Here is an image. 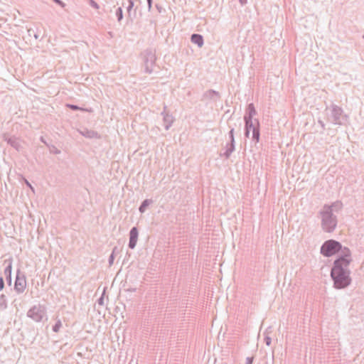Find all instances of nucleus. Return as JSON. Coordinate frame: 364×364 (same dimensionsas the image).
Here are the masks:
<instances>
[{
    "instance_id": "obj_2",
    "label": "nucleus",
    "mask_w": 364,
    "mask_h": 364,
    "mask_svg": "<svg viewBox=\"0 0 364 364\" xmlns=\"http://www.w3.org/2000/svg\"><path fill=\"white\" fill-rule=\"evenodd\" d=\"M341 206L342 203L340 201H336L331 205H324L318 212L321 218V226L324 232L331 233L336 230L338 220L333 210L334 208H341Z\"/></svg>"
},
{
    "instance_id": "obj_43",
    "label": "nucleus",
    "mask_w": 364,
    "mask_h": 364,
    "mask_svg": "<svg viewBox=\"0 0 364 364\" xmlns=\"http://www.w3.org/2000/svg\"><path fill=\"white\" fill-rule=\"evenodd\" d=\"M363 38L364 39V34L363 35Z\"/></svg>"
},
{
    "instance_id": "obj_4",
    "label": "nucleus",
    "mask_w": 364,
    "mask_h": 364,
    "mask_svg": "<svg viewBox=\"0 0 364 364\" xmlns=\"http://www.w3.org/2000/svg\"><path fill=\"white\" fill-rule=\"evenodd\" d=\"M326 111H329L327 120L335 125H345L348 122V117L344 114L343 109L334 104L326 108Z\"/></svg>"
},
{
    "instance_id": "obj_5",
    "label": "nucleus",
    "mask_w": 364,
    "mask_h": 364,
    "mask_svg": "<svg viewBox=\"0 0 364 364\" xmlns=\"http://www.w3.org/2000/svg\"><path fill=\"white\" fill-rule=\"evenodd\" d=\"M142 56L145 73L149 74L152 73L156 60V51L152 48H147L143 52Z\"/></svg>"
},
{
    "instance_id": "obj_7",
    "label": "nucleus",
    "mask_w": 364,
    "mask_h": 364,
    "mask_svg": "<svg viewBox=\"0 0 364 364\" xmlns=\"http://www.w3.org/2000/svg\"><path fill=\"white\" fill-rule=\"evenodd\" d=\"M245 129L252 131V140L255 143L259 141L260 139V124L257 119H244Z\"/></svg>"
},
{
    "instance_id": "obj_41",
    "label": "nucleus",
    "mask_w": 364,
    "mask_h": 364,
    "mask_svg": "<svg viewBox=\"0 0 364 364\" xmlns=\"http://www.w3.org/2000/svg\"><path fill=\"white\" fill-rule=\"evenodd\" d=\"M34 37L36 39H38V34H34Z\"/></svg>"
},
{
    "instance_id": "obj_32",
    "label": "nucleus",
    "mask_w": 364,
    "mask_h": 364,
    "mask_svg": "<svg viewBox=\"0 0 364 364\" xmlns=\"http://www.w3.org/2000/svg\"><path fill=\"white\" fill-rule=\"evenodd\" d=\"M25 183L33 191V193L35 192L34 188L26 179H25Z\"/></svg>"
},
{
    "instance_id": "obj_34",
    "label": "nucleus",
    "mask_w": 364,
    "mask_h": 364,
    "mask_svg": "<svg viewBox=\"0 0 364 364\" xmlns=\"http://www.w3.org/2000/svg\"><path fill=\"white\" fill-rule=\"evenodd\" d=\"M318 123L321 125L323 131H324L326 129V126H325L324 122L321 119H318Z\"/></svg>"
},
{
    "instance_id": "obj_17",
    "label": "nucleus",
    "mask_w": 364,
    "mask_h": 364,
    "mask_svg": "<svg viewBox=\"0 0 364 364\" xmlns=\"http://www.w3.org/2000/svg\"><path fill=\"white\" fill-rule=\"evenodd\" d=\"M12 262H13V259L12 258H9V259H7L4 260V263L6 266V267L4 269V273H11V272H12Z\"/></svg>"
},
{
    "instance_id": "obj_42",
    "label": "nucleus",
    "mask_w": 364,
    "mask_h": 364,
    "mask_svg": "<svg viewBox=\"0 0 364 364\" xmlns=\"http://www.w3.org/2000/svg\"><path fill=\"white\" fill-rule=\"evenodd\" d=\"M147 3H153V0H146Z\"/></svg>"
},
{
    "instance_id": "obj_18",
    "label": "nucleus",
    "mask_w": 364,
    "mask_h": 364,
    "mask_svg": "<svg viewBox=\"0 0 364 364\" xmlns=\"http://www.w3.org/2000/svg\"><path fill=\"white\" fill-rule=\"evenodd\" d=\"M7 298L5 294L0 295V310H5L7 308Z\"/></svg>"
},
{
    "instance_id": "obj_26",
    "label": "nucleus",
    "mask_w": 364,
    "mask_h": 364,
    "mask_svg": "<svg viewBox=\"0 0 364 364\" xmlns=\"http://www.w3.org/2000/svg\"><path fill=\"white\" fill-rule=\"evenodd\" d=\"M115 249H116V247H114V249L113 250L112 254L109 257L108 262H109V266L112 265L113 263H114V250H115Z\"/></svg>"
},
{
    "instance_id": "obj_13",
    "label": "nucleus",
    "mask_w": 364,
    "mask_h": 364,
    "mask_svg": "<svg viewBox=\"0 0 364 364\" xmlns=\"http://www.w3.org/2000/svg\"><path fill=\"white\" fill-rule=\"evenodd\" d=\"M163 115L164 125L166 130H168L173 122V118L172 115L165 113V111L161 112Z\"/></svg>"
},
{
    "instance_id": "obj_3",
    "label": "nucleus",
    "mask_w": 364,
    "mask_h": 364,
    "mask_svg": "<svg viewBox=\"0 0 364 364\" xmlns=\"http://www.w3.org/2000/svg\"><path fill=\"white\" fill-rule=\"evenodd\" d=\"M345 249L349 248L347 247H343L342 244L337 240L330 239L322 244L320 252L323 256L330 257L338 252H340L339 255H342Z\"/></svg>"
},
{
    "instance_id": "obj_33",
    "label": "nucleus",
    "mask_w": 364,
    "mask_h": 364,
    "mask_svg": "<svg viewBox=\"0 0 364 364\" xmlns=\"http://www.w3.org/2000/svg\"><path fill=\"white\" fill-rule=\"evenodd\" d=\"M254 358L253 357H247L246 358L245 364H252Z\"/></svg>"
},
{
    "instance_id": "obj_22",
    "label": "nucleus",
    "mask_w": 364,
    "mask_h": 364,
    "mask_svg": "<svg viewBox=\"0 0 364 364\" xmlns=\"http://www.w3.org/2000/svg\"><path fill=\"white\" fill-rule=\"evenodd\" d=\"M66 107L70 108L72 110L77 111V110H81V111H85L86 109L82 107H78L76 105L73 104H67Z\"/></svg>"
},
{
    "instance_id": "obj_28",
    "label": "nucleus",
    "mask_w": 364,
    "mask_h": 364,
    "mask_svg": "<svg viewBox=\"0 0 364 364\" xmlns=\"http://www.w3.org/2000/svg\"><path fill=\"white\" fill-rule=\"evenodd\" d=\"M264 341L265 344L268 346H270L272 343V338L268 335H265Z\"/></svg>"
},
{
    "instance_id": "obj_29",
    "label": "nucleus",
    "mask_w": 364,
    "mask_h": 364,
    "mask_svg": "<svg viewBox=\"0 0 364 364\" xmlns=\"http://www.w3.org/2000/svg\"><path fill=\"white\" fill-rule=\"evenodd\" d=\"M104 294H105V291L103 292L102 296L97 299V304L100 306L104 305Z\"/></svg>"
},
{
    "instance_id": "obj_10",
    "label": "nucleus",
    "mask_w": 364,
    "mask_h": 364,
    "mask_svg": "<svg viewBox=\"0 0 364 364\" xmlns=\"http://www.w3.org/2000/svg\"><path fill=\"white\" fill-rule=\"evenodd\" d=\"M139 231L136 227H133L129 231V241L128 246L130 249L135 248L138 240Z\"/></svg>"
},
{
    "instance_id": "obj_39",
    "label": "nucleus",
    "mask_w": 364,
    "mask_h": 364,
    "mask_svg": "<svg viewBox=\"0 0 364 364\" xmlns=\"http://www.w3.org/2000/svg\"><path fill=\"white\" fill-rule=\"evenodd\" d=\"M148 5V11H150L152 8V3H147Z\"/></svg>"
},
{
    "instance_id": "obj_24",
    "label": "nucleus",
    "mask_w": 364,
    "mask_h": 364,
    "mask_svg": "<svg viewBox=\"0 0 364 364\" xmlns=\"http://www.w3.org/2000/svg\"><path fill=\"white\" fill-rule=\"evenodd\" d=\"M234 132H235V129L234 128H231L230 132H229V133H228V135H229V138H230V141L231 143H235V144Z\"/></svg>"
},
{
    "instance_id": "obj_8",
    "label": "nucleus",
    "mask_w": 364,
    "mask_h": 364,
    "mask_svg": "<svg viewBox=\"0 0 364 364\" xmlns=\"http://www.w3.org/2000/svg\"><path fill=\"white\" fill-rule=\"evenodd\" d=\"M26 285L25 274L18 269L14 282V290L18 294H22L25 291Z\"/></svg>"
},
{
    "instance_id": "obj_11",
    "label": "nucleus",
    "mask_w": 364,
    "mask_h": 364,
    "mask_svg": "<svg viewBox=\"0 0 364 364\" xmlns=\"http://www.w3.org/2000/svg\"><path fill=\"white\" fill-rule=\"evenodd\" d=\"M203 97L204 99H208L216 102L218 99L220 98V95L218 91L214 90H208L204 92Z\"/></svg>"
},
{
    "instance_id": "obj_15",
    "label": "nucleus",
    "mask_w": 364,
    "mask_h": 364,
    "mask_svg": "<svg viewBox=\"0 0 364 364\" xmlns=\"http://www.w3.org/2000/svg\"><path fill=\"white\" fill-rule=\"evenodd\" d=\"M235 144L231 143L230 141L229 143H228L226 144L225 151L223 154H220V156H225V159H229L230 155L232 154V153L235 151Z\"/></svg>"
},
{
    "instance_id": "obj_1",
    "label": "nucleus",
    "mask_w": 364,
    "mask_h": 364,
    "mask_svg": "<svg viewBox=\"0 0 364 364\" xmlns=\"http://www.w3.org/2000/svg\"><path fill=\"white\" fill-rule=\"evenodd\" d=\"M352 262L350 249H345L342 255H338L334 260L331 269L330 275L333 281V287L336 289L347 288L352 282L349 265Z\"/></svg>"
},
{
    "instance_id": "obj_14",
    "label": "nucleus",
    "mask_w": 364,
    "mask_h": 364,
    "mask_svg": "<svg viewBox=\"0 0 364 364\" xmlns=\"http://www.w3.org/2000/svg\"><path fill=\"white\" fill-rule=\"evenodd\" d=\"M191 41L193 43L196 44L199 48L202 47L204 43L203 36L198 33L192 34Z\"/></svg>"
},
{
    "instance_id": "obj_35",
    "label": "nucleus",
    "mask_w": 364,
    "mask_h": 364,
    "mask_svg": "<svg viewBox=\"0 0 364 364\" xmlns=\"http://www.w3.org/2000/svg\"><path fill=\"white\" fill-rule=\"evenodd\" d=\"M244 134H245V136L246 138H250V130H248V129H245V133H244Z\"/></svg>"
},
{
    "instance_id": "obj_16",
    "label": "nucleus",
    "mask_w": 364,
    "mask_h": 364,
    "mask_svg": "<svg viewBox=\"0 0 364 364\" xmlns=\"http://www.w3.org/2000/svg\"><path fill=\"white\" fill-rule=\"evenodd\" d=\"M152 203H153V200L151 199L144 200L139 208V211L141 213H144L146 211L148 206L149 205H151Z\"/></svg>"
},
{
    "instance_id": "obj_31",
    "label": "nucleus",
    "mask_w": 364,
    "mask_h": 364,
    "mask_svg": "<svg viewBox=\"0 0 364 364\" xmlns=\"http://www.w3.org/2000/svg\"><path fill=\"white\" fill-rule=\"evenodd\" d=\"M4 280L2 277H0V291H2L4 288Z\"/></svg>"
},
{
    "instance_id": "obj_20",
    "label": "nucleus",
    "mask_w": 364,
    "mask_h": 364,
    "mask_svg": "<svg viewBox=\"0 0 364 364\" xmlns=\"http://www.w3.org/2000/svg\"><path fill=\"white\" fill-rule=\"evenodd\" d=\"M116 17L117 21L120 22L123 18V11L122 7H118L115 12Z\"/></svg>"
},
{
    "instance_id": "obj_25",
    "label": "nucleus",
    "mask_w": 364,
    "mask_h": 364,
    "mask_svg": "<svg viewBox=\"0 0 364 364\" xmlns=\"http://www.w3.org/2000/svg\"><path fill=\"white\" fill-rule=\"evenodd\" d=\"M48 147L50 153L54 154H59L60 153V151L53 145L49 146Z\"/></svg>"
},
{
    "instance_id": "obj_30",
    "label": "nucleus",
    "mask_w": 364,
    "mask_h": 364,
    "mask_svg": "<svg viewBox=\"0 0 364 364\" xmlns=\"http://www.w3.org/2000/svg\"><path fill=\"white\" fill-rule=\"evenodd\" d=\"M90 5L95 9H99L98 4L95 2L94 0H90Z\"/></svg>"
},
{
    "instance_id": "obj_40",
    "label": "nucleus",
    "mask_w": 364,
    "mask_h": 364,
    "mask_svg": "<svg viewBox=\"0 0 364 364\" xmlns=\"http://www.w3.org/2000/svg\"><path fill=\"white\" fill-rule=\"evenodd\" d=\"M41 141L44 143L47 146H49V145L46 143V141L44 140L43 137H41Z\"/></svg>"
},
{
    "instance_id": "obj_38",
    "label": "nucleus",
    "mask_w": 364,
    "mask_h": 364,
    "mask_svg": "<svg viewBox=\"0 0 364 364\" xmlns=\"http://www.w3.org/2000/svg\"><path fill=\"white\" fill-rule=\"evenodd\" d=\"M238 1H239L240 4L242 6L245 5L247 2V0H238Z\"/></svg>"
},
{
    "instance_id": "obj_36",
    "label": "nucleus",
    "mask_w": 364,
    "mask_h": 364,
    "mask_svg": "<svg viewBox=\"0 0 364 364\" xmlns=\"http://www.w3.org/2000/svg\"><path fill=\"white\" fill-rule=\"evenodd\" d=\"M155 6L159 13H161L162 10H164L163 7L159 4H156Z\"/></svg>"
},
{
    "instance_id": "obj_21",
    "label": "nucleus",
    "mask_w": 364,
    "mask_h": 364,
    "mask_svg": "<svg viewBox=\"0 0 364 364\" xmlns=\"http://www.w3.org/2000/svg\"><path fill=\"white\" fill-rule=\"evenodd\" d=\"M62 327V322L60 319H58L55 323V325L53 326V331L55 333H58L60 331V328Z\"/></svg>"
},
{
    "instance_id": "obj_6",
    "label": "nucleus",
    "mask_w": 364,
    "mask_h": 364,
    "mask_svg": "<svg viewBox=\"0 0 364 364\" xmlns=\"http://www.w3.org/2000/svg\"><path fill=\"white\" fill-rule=\"evenodd\" d=\"M27 316L36 322H41L44 318L47 319L46 309L43 305L39 304L34 305L28 311Z\"/></svg>"
},
{
    "instance_id": "obj_23",
    "label": "nucleus",
    "mask_w": 364,
    "mask_h": 364,
    "mask_svg": "<svg viewBox=\"0 0 364 364\" xmlns=\"http://www.w3.org/2000/svg\"><path fill=\"white\" fill-rule=\"evenodd\" d=\"M4 276H5V279H6V283L9 286H11V283H12V276H11V273H4Z\"/></svg>"
},
{
    "instance_id": "obj_12",
    "label": "nucleus",
    "mask_w": 364,
    "mask_h": 364,
    "mask_svg": "<svg viewBox=\"0 0 364 364\" xmlns=\"http://www.w3.org/2000/svg\"><path fill=\"white\" fill-rule=\"evenodd\" d=\"M257 114L253 103H250L246 109L245 114L244 115V119H255L254 117Z\"/></svg>"
},
{
    "instance_id": "obj_9",
    "label": "nucleus",
    "mask_w": 364,
    "mask_h": 364,
    "mask_svg": "<svg viewBox=\"0 0 364 364\" xmlns=\"http://www.w3.org/2000/svg\"><path fill=\"white\" fill-rule=\"evenodd\" d=\"M4 140L7 142L11 147L15 149L17 151H21L22 149L21 141L19 138L14 136L4 135Z\"/></svg>"
},
{
    "instance_id": "obj_27",
    "label": "nucleus",
    "mask_w": 364,
    "mask_h": 364,
    "mask_svg": "<svg viewBox=\"0 0 364 364\" xmlns=\"http://www.w3.org/2000/svg\"><path fill=\"white\" fill-rule=\"evenodd\" d=\"M128 1H129V5L127 7V10L128 15L129 16L131 14V11L134 6V1L133 0H128Z\"/></svg>"
},
{
    "instance_id": "obj_37",
    "label": "nucleus",
    "mask_w": 364,
    "mask_h": 364,
    "mask_svg": "<svg viewBox=\"0 0 364 364\" xmlns=\"http://www.w3.org/2000/svg\"><path fill=\"white\" fill-rule=\"evenodd\" d=\"M55 3L58 4L59 5H60L62 7H64L65 6V4L61 1L60 0H53Z\"/></svg>"
},
{
    "instance_id": "obj_19",
    "label": "nucleus",
    "mask_w": 364,
    "mask_h": 364,
    "mask_svg": "<svg viewBox=\"0 0 364 364\" xmlns=\"http://www.w3.org/2000/svg\"><path fill=\"white\" fill-rule=\"evenodd\" d=\"M82 135L85 136L87 138H97L98 136L97 132L93 131V130H86L83 132H82Z\"/></svg>"
}]
</instances>
